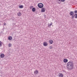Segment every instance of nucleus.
<instances>
[{
  "label": "nucleus",
  "instance_id": "obj_7",
  "mask_svg": "<svg viewBox=\"0 0 77 77\" xmlns=\"http://www.w3.org/2000/svg\"><path fill=\"white\" fill-rule=\"evenodd\" d=\"M8 40H10V41H11L12 39V37L11 36H9L8 37Z\"/></svg>",
  "mask_w": 77,
  "mask_h": 77
},
{
  "label": "nucleus",
  "instance_id": "obj_12",
  "mask_svg": "<svg viewBox=\"0 0 77 77\" xmlns=\"http://www.w3.org/2000/svg\"><path fill=\"white\" fill-rule=\"evenodd\" d=\"M50 42L49 43H51V44H53V40H51L50 41H49Z\"/></svg>",
  "mask_w": 77,
  "mask_h": 77
},
{
  "label": "nucleus",
  "instance_id": "obj_23",
  "mask_svg": "<svg viewBox=\"0 0 77 77\" xmlns=\"http://www.w3.org/2000/svg\"><path fill=\"white\" fill-rule=\"evenodd\" d=\"M4 26H5V25H6V23H4Z\"/></svg>",
  "mask_w": 77,
  "mask_h": 77
},
{
  "label": "nucleus",
  "instance_id": "obj_15",
  "mask_svg": "<svg viewBox=\"0 0 77 77\" xmlns=\"http://www.w3.org/2000/svg\"><path fill=\"white\" fill-rule=\"evenodd\" d=\"M53 25V23H51L50 24V23H49L48 24V26H51V25Z\"/></svg>",
  "mask_w": 77,
  "mask_h": 77
},
{
  "label": "nucleus",
  "instance_id": "obj_5",
  "mask_svg": "<svg viewBox=\"0 0 77 77\" xmlns=\"http://www.w3.org/2000/svg\"><path fill=\"white\" fill-rule=\"evenodd\" d=\"M43 45L44 46H47V45H48V44L47 42H43Z\"/></svg>",
  "mask_w": 77,
  "mask_h": 77
},
{
  "label": "nucleus",
  "instance_id": "obj_21",
  "mask_svg": "<svg viewBox=\"0 0 77 77\" xmlns=\"http://www.w3.org/2000/svg\"><path fill=\"white\" fill-rule=\"evenodd\" d=\"M74 12L75 13V14H77V10H75L74 11Z\"/></svg>",
  "mask_w": 77,
  "mask_h": 77
},
{
  "label": "nucleus",
  "instance_id": "obj_3",
  "mask_svg": "<svg viewBox=\"0 0 77 77\" xmlns=\"http://www.w3.org/2000/svg\"><path fill=\"white\" fill-rule=\"evenodd\" d=\"M5 56V54H0V57L1 58H4Z\"/></svg>",
  "mask_w": 77,
  "mask_h": 77
},
{
  "label": "nucleus",
  "instance_id": "obj_2",
  "mask_svg": "<svg viewBox=\"0 0 77 77\" xmlns=\"http://www.w3.org/2000/svg\"><path fill=\"white\" fill-rule=\"evenodd\" d=\"M38 6L39 8H42V7H44V5L41 3H38Z\"/></svg>",
  "mask_w": 77,
  "mask_h": 77
},
{
  "label": "nucleus",
  "instance_id": "obj_24",
  "mask_svg": "<svg viewBox=\"0 0 77 77\" xmlns=\"http://www.w3.org/2000/svg\"><path fill=\"white\" fill-rule=\"evenodd\" d=\"M32 8H33V7L31 6V7H30V9H32Z\"/></svg>",
  "mask_w": 77,
  "mask_h": 77
},
{
  "label": "nucleus",
  "instance_id": "obj_20",
  "mask_svg": "<svg viewBox=\"0 0 77 77\" xmlns=\"http://www.w3.org/2000/svg\"><path fill=\"white\" fill-rule=\"evenodd\" d=\"M65 1V0H61V1L62 2H64Z\"/></svg>",
  "mask_w": 77,
  "mask_h": 77
},
{
  "label": "nucleus",
  "instance_id": "obj_11",
  "mask_svg": "<svg viewBox=\"0 0 77 77\" xmlns=\"http://www.w3.org/2000/svg\"><path fill=\"white\" fill-rule=\"evenodd\" d=\"M17 15H18V16H21V13L19 12V13H17Z\"/></svg>",
  "mask_w": 77,
  "mask_h": 77
},
{
  "label": "nucleus",
  "instance_id": "obj_1",
  "mask_svg": "<svg viewBox=\"0 0 77 77\" xmlns=\"http://www.w3.org/2000/svg\"><path fill=\"white\" fill-rule=\"evenodd\" d=\"M67 68L69 70H72L74 68V63L71 62L67 64Z\"/></svg>",
  "mask_w": 77,
  "mask_h": 77
},
{
  "label": "nucleus",
  "instance_id": "obj_13",
  "mask_svg": "<svg viewBox=\"0 0 77 77\" xmlns=\"http://www.w3.org/2000/svg\"><path fill=\"white\" fill-rule=\"evenodd\" d=\"M32 12H35V8H32Z\"/></svg>",
  "mask_w": 77,
  "mask_h": 77
},
{
  "label": "nucleus",
  "instance_id": "obj_17",
  "mask_svg": "<svg viewBox=\"0 0 77 77\" xmlns=\"http://www.w3.org/2000/svg\"><path fill=\"white\" fill-rule=\"evenodd\" d=\"M72 19H74V16L73 15H72Z\"/></svg>",
  "mask_w": 77,
  "mask_h": 77
},
{
  "label": "nucleus",
  "instance_id": "obj_8",
  "mask_svg": "<svg viewBox=\"0 0 77 77\" xmlns=\"http://www.w3.org/2000/svg\"><path fill=\"white\" fill-rule=\"evenodd\" d=\"M63 62L64 63H66V62H68V60L66 59H65L63 60Z\"/></svg>",
  "mask_w": 77,
  "mask_h": 77
},
{
  "label": "nucleus",
  "instance_id": "obj_19",
  "mask_svg": "<svg viewBox=\"0 0 77 77\" xmlns=\"http://www.w3.org/2000/svg\"><path fill=\"white\" fill-rule=\"evenodd\" d=\"M49 48L50 49H52V48H53V47H52V46H50L49 47Z\"/></svg>",
  "mask_w": 77,
  "mask_h": 77
},
{
  "label": "nucleus",
  "instance_id": "obj_4",
  "mask_svg": "<svg viewBox=\"0 0 77 77\" xmlns=\"http://www.w3.org/2000/svg\"><path fill=\"white\" fill-rule=\"evenodd\" d=\"M42 12H45V8H42L41 11Z\"/></svg>",
  "mask_w": 77,
  "mask_h": 77
},
{
  "label": "nucleus",
  "instance_id": "obj_6",
  "mask_svg": "<svg viewBox=\"0 0 77 77\" xmlns=\"http://www.w3.org/2000/svg\"><path fill=\"white\" fill-rule=\"evenodd\" d=\"M38 72H38V71L37 70H36L34 72V74H38Z\"/></svg>",
  "mask_w": 77,
  "mask_h": 77
},
{
  "label": "nucleus",
  "instance_id": "obj_16",
  "mask_svg": "<svg viewBox=\"0 0 77 77\" xmlns=\"http://www.w3.org/2000/svg\"><path fill=\"white\" fill-rule=\"evenodd\" d=\"M75 18H77V14H75L74 15Z\"/></svg>",
  "mask_w": 77,
  "mask_h": 77
},
{
  "label": "nucleus",
  "instance_id": "obj_9",
  "mask_svg": "<svg viewBox=\"0 0 77 77\" xmlns=\"http://www.w3.org/2000/svg\"><path fill=\"white\" fill-rule=\"evenodd\" d=\"M69 14L71 16H72V15H74V12H73V11H71L69 13Z\"/></svg>",
  "mask_w": 77,
  "mask_h": 77
},
{
  "label": "nucleus",
  "instance_id": "obj_10",
  "mask_svg": "<svg viewBox=\"0 0 77 77\" xmlns=\"http://www.w3.org/2000/svg\"><path fill=\"white\" fill-rule=\"evenodd\" d=\"M58 75L59 77H63V74L62 73H59Z\"/></svg>",
  "mask_w": 77,
  "mask_h": 77
},
{
  "label": "nucleus",
  "instance_id": "obj_14",
  "mask_svg": "<svg viewBox=\"0 0 77 77\" xmlns=\"http://www.w3.org/2000/svg\"><path fill=\"white\" fill-rule=\"evenodd\" d=\"M19 8H23V5H21L20 6H19Z\"/></svg>",
  "mask_w": 77,
  "mask_h": 77
},
{
  "label": "nucleus",
  "instance_id": "obj_18",
  "mask_svg": "<svg viewBox=\"0 0 77 77\" xmlns=\"http://www.w3.org/2000/svg\"><path fill=\"white\" fill-rule=\"evenodd\" d=\"M8 46H9V47H11V46H12V45H11V43H10L8 45Z\"/></svg>",
  "mask_w": 77,
  "mask_h": 77
},
{
  "label": "nucleus",
  "instance_id": "obj_25",
  "mask_svg": "<svg viewBox=\"0 0 77 77\" xmlns=\"http://www.w3.org/2000/svg\"><path fill=\"white\" fill-rule=\"evenodd\" d=\"M59 1H60V0H58Z\"/></svg>",
  "mask_w": 77,
  "mask_h": 77
},
{
  "label": "nucleus",
  "instance_id": "obj_22",
  "mask_svg": "<svg viewBox=\"0 0 77 77\" xmlns=\"http://www.w3.org/2000/svg\"><path fill=\"white\" fill-rule=\"evenodd\" d=\"M2 43H0V47H2Z\"/></svg>",
  "mask_w": 77,
  "mask_h": 77
}]
</instances>
